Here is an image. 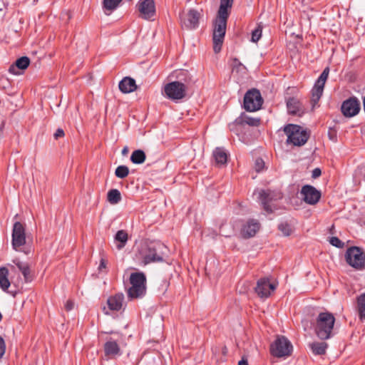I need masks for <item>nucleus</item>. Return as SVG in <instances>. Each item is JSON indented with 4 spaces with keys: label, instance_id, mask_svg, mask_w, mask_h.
Wrapping results in <instances>:
<instances>
[{
    "label": "nucleus",
    "instance_id": "nucleus-8",
    "mask_svg": "<svg viewBox=\"0 0 365 365\" xmlns=\"http://www.w3.org/2000/svg\"><path fill=\"white\" fill-rule=\"evenodd\" d=\"M244 108L249 112L257 111L260 109L263 99L257 89L248 91L244 97Z\"/></svg>",
    "mask_w": 365,
    "mask_h": 365
},
{
    "label": "nucleus",
    "instance_id": "nucleus-13",
    "mask_svg": "<svg viewBox=\"0 0 365 365\" xmlns=\"http://www.w3.org/2000/svg\"><path fill=\"white\" fill-rule=\"evenodd\" d=\"M302 199L309 205L317 204L321 198V192L314 186L306 185H304L300 191Z\"/></svg>",
    "mask_w": 365,
    "mask_h": 365
},
{
    "label": "nucleus",
    "instance_id": "nucleus-22",
    "mask_svg": "<svg viewBox=\"0 0 365 365\" xmlns=\"http://www.w3.org/2000/svg\"><path fill=\"white\" fill-rule=\"evenodd\" d=\"M287 107L290 114L302 115L304 113V108L302 103L295 98H289L287 100Z\"/></svg>",
    "mask_w": 365,
    "mask_h": 365
},
{
    "label": "nucleus",
    "instance_id": "nucleus-41",
    "mask_svg": "<svg viewBox=\"0 0 365 365\" xmlns=\"http://www.w3.org/2000/svg\"><path fill=\"white\" fill-rule=\"evenodd\" d=\"M264 166V163L262 158H257L255 163V168L257 172H260L263 170Z\"/></svg>",
    "mask_w": 365,
    "mask_h": 365
},
{
    "label": "nucleus",
    "instance_id": "nucleus-31",
    "mask_svg": "<svg viewBox=\"0 0 365 365\" xmlns=\"http://www.w3.org/2000/svg\"><path fill=\"white\" fill-rule=\"evenodd\" d=\"M357 311L361 320H365V293L357 297Z\"/></svg>",
    "mask_w": 365,
    "mask_h": 365
},
{
    "label": "nucleus",
    "instance_id": "nucleus-42",
    "mask_svg": "<svg viewBox=\"0 0 365 365\" xmlns=\"http://www.w3.org/2000/svg\"><path fill=\"white\" fill-rule=\"evenodd\" d=\"M6 345L4 339L0 336V359L2 358L5 353Z\"/></svg>",
    "mask_w": 365,
    "mask_h": 365
},
{
    "label": "nucleus",
    "instance_id": "nucleus-14",
    "mask_svg": "<svg viewBox=\"0 0 365 365\" xmlns=\"http://www.w3.org/2000/svg\"><path fill=\"white\" fill-rule=\"evenodd\" d=\"M140 16L145 20H151L155 15L154 0H139L137 4Z\"/></svg>",
    "mask_w": 365,
    "mask_h": 365
},
{
    "label": "nucleus",
    "instance_id": "nucleus-32",
    "mask_svg": "<svg viewBox=\"0 0 365 365\" xmlns=\"http://www.w3.org/2000/svg\"><path fill=\"white\" fill-rule=\"evenodd\" d=\"M236 122L240 124H246L250 126H258L259 125V119L250 117L247 115H242L236 120Z\"/></svg>",
    "mask_w": 365,
    "mask_h": 365
},
{
    "label": "nucleus",
    "instance_id": "nucleus-16",
    "mask_svg": "<svg viewBox=\"0 0 365 365\" xmlns=\"http://www.w3.org/2000/svg\"><path fill=\"white\" fill-rule=\"evenodd\" d=\"M341 112L346 117H353L360 110V103L355 98H350L343 102Z\"/></svg>",
    "mask_w": 365,
    "mask_h": 365
},
{
    "label": "nucleus",
    "instance_id": "nucleus-11",
    "mask_svg": "<svg viewBox=\"0 0 365 365\" xmlns=\"http://www.w3.org/2000/svg\"><path fill=\"white\" fill-rule=\"evenodd\" d=\"M187 89V88L180 83L173 81L165 86L164 93L168 98L177 101L185 96Z\"/></svg>",
    "mask_w": 365,
    "mask_h": 365
},
{
    "label": "nucleus",
    "instance_id": "nucleus-9",
    "mask_svg": "<svg viewBox=\"0 0 365 365\" xmlns=\"http://www.w3.org/2000/svg\"><path fill=\"white\" fill-rule=\"evenodd\" d=\"M329 73V67H327L324 69L322 73L320 74L317 80L316 81L314 86L312 90V98H311V103L312 104V108H314V106L318 103L319 99L321 98L324 87L325 85V83L328 78Z\"/></svg>",
    "mask_w": 365,
    "mask_h": 365
},
{
    "label": "nucleus",
    "instance_id": "nucleus-6",
    "mask_svg": "<svg viewBox=\"0 0 365 365\" xmlns=\"http://www.w3.org/2000/svg\"><path fill=\"white\" fill-rule=\"evenodd\" d=\"M292 349V343L284 336H277L270 345L271 354L277 358L289 356L291 355Z\"/></svg>",
    "mask_w": 365,
    "mask_h": 365
},
{
    "label": "nucleus",
    "instance_id": "nucleus-7",
    "mask_svg": "<svg viewBox=\"0 0 365 365\" xmlns=\"http://www.w3.org/2000/svg\"><path fill=\"white\" fill-rule=\"evenodd\" d=\"M346 262L357 270L365 268V254L357 247H349L345 255Z\"/></svg>",
    "mask_w": 365,
    "mask_h": 365
},
{
    "label": "nucleus",
    "instance_id": "nucleus-48",
    "mask_svg": "<svg viewBox=\"0 0 365 365\" xmlns=\"http://www.w3.org/2000/svg\"><path fill=\"white\" fill-rule=\"evenodd\" d=\"M128 151V147H124L123 149L122 150V154L123 155H125Z\"/></svg>",
    "mask_w": 365,
    "mask_h": 365
},
{
    "label": "nucleus",
    "instance_id": "nucleus-33",
    "mask_svg": "<svg viewBox=\"0 0 365 365\" xmlns=\"http://www.w3.org/2000/svg\"><path fill=\"white\" fill-rule=\"evenodd\" d=\"M146 155L143 150H134L130 156V160L134 164H142L145 162Z\"/></svg>",
    "mask_w": 365,
    "mask_h": 365
},
{
    "label": "nucleus",
    "instance_id": "nucleus-46",
    "mask_svg": "<svg viewBox=\"0 0 365 365\" xmlns=\"http://www.w3.org/2000/svg\"><path fill=\"white\" fill-rule=\"evenodd\" d=\"M322 174V171L319 168H314L312 171V177L313 178H317L318 177H319Z\"/></svg>",
    "mask_w": 365,
    "mask_h": 365
},
{
    "label": "nucleus",
    "instance_id": "nucleus-39",
    "mask_svg": "<svg viewBox=\"0 0 365 365\" xmlns=\"http://www.w3.org/2000/svg\"><path fill=\"white\" fill-rule=\"evenodd\" d=\"M262 36V27L259 25L257 28H256L252 32V41L257 42Z\"/></svg>",
    "mask_w": 365,
    "mask_h": 365
},
{
    "label": "nucleus",
    "instance_id": "nucleus-38",
    "mask_svg": "<svg viewBox=\"0 0 365 365\" xmlns=\"http://www.w3.org/2000/svg\"><path fill=\"white\" fill-rule=\"evenodd\" d=\"M278 228L284 236H289L292 232L291 226L287 222L280 223Z\"/></svg>",
    "mask_w": 365,
    "mask_h": 365
},
{
    "label": "nucleus",
    "instance_id": "nucleus-23",
    "mask_svg": "<svg viewBox=\"0 0 365 365\" xmlns=\"http://www.w3.org/2000/svg\"><path fill=\"white\" fill-rule=\"evenodd\" d=\"M108 306L110 310L120 311L123 306L124 295L123 293H118L110 297L107 301Z\"/></svg>",
    "mask_w": 365,
    "mask_h": 365
},
{
    "label": "nucleus",
    "instance_id": "nucleus-24",
    "mask_svg": "<svg viewBox=\"0 0 365 365\" xmlns=\"http://www.w3.org/2000/svg\"><path fill=\"white\" fill-rule=\"evenodd\" d=\"M120 91L123 93H129L136 90L135 81L130 77H125L118 85Z\"/></svg>",
    "mask_w": 365,
    "mask_h": 365
},
{
    "label": "nucleus",
    "instance_id": "nucleus-4",
    "mask_svg": "<svg viewBox=\"0 0 365 365\" xmlns=\"http://www.w3.org/2000/svg\"><path fill=\"white\" fill-rule=\"evenodd\" d=\"M229 15L218 13L214 23L213 29V50L217 53L221 51L222 45L226 32L227 21Z\"/></svg>",
    "mask_w": 365,
    "mask_h": 365
},
{
    "label": "nucleus",
    "instance_id": "nucleus-12",
    "mask_svg": "<svg viewBox=\"0 0 365 365\" xmlns=\"http://www.w3.org/2000/svg\"><path fill=\"white\" fill-rule=\"evenodd\" d=\"M11 243L16 251H21V247L26 244L25 228L20 222H16L14 225Z\"/></svg>",
    "mask_w": 365,
    "mask_h": 365
},
{
    "label": "nucleus",
    "instance_id": "nucleus-21",
    "mask_svg": "<svg viewBox=\"0 0 365 365\" xmlns=\"http://www.w3.org/2000/svg\"><path fill=\"white\" fill-rule=\"evenodd\" d=\"M13 263L22 273L26 282H31L33 280V275L31 272L29 264L27 262H21L16 258L13 259Z\"/></svg>",
    "mask_w": 365,
    "mask_h": 365
},
{
    "label": "nucleus",
    "instance_id": "nucleus-28",
    "mask_svg": "<svg viewBox=\"0 0 365 365\" xmlns=\"http://www.w3.org/2000/svg\"><path fill=\"white\" fill-rule=\"evenodd\" d=\"M121 1L122 0H103L102 6L105 14L109 15L118 7Z\"/></svg>",
    "mask_w": 365,
    "mask_h": 365
},
{
    "label": "nucleus",
    "instance_id": "nucleus-49",
    "mask_svg": "<svg viewBox=\"0 0 365 365\" xmlns=\"http://www.w3.org/2000/svg\"><path fill=\"white\" fill-rule=\"evenodd\" d=\"M29 250H24V252L26 255H28L29 253Z\"/></svg>",
    "mask_w": 365,
    "mask_h": 365
},
{
    "label": "nucleus",
    "instance_id": "nucleus-15",
    "mask_svg": "<svg viewBox=\"0 0 365 365\" xmlns=\"http://www.w3.org/2000/svg\"><path fill=\"white\" fill-rule=\"evenodd\" d=\"M276 289V286L271 283L268 279L262 278L257 281L255 292L260 298L269 297Z\"/></svg>",
    "mask_w": 365,
    "mask_h": 365
},
{
    "label": "nucleus",
    "instance_id": "nucleus-5",
    "mask_svg": "<svg viewBox=\"0 0 365 365\" xmlns=\"http://www.w3.org/2000/svg\"><path fill=\"white\" fill-rule=\"evenodd\" d=\"M283 130L287 135V143L294 146L304 145L309 138V133L298 125L288 124Z\"/></svg>",
    "mask_w": 365,
    "mask_h": 365
},
{
    "label": "nucleus",
    "instance_id": "nucleus-43",
    "mask_svg": "<svg viewBox=\"0 0 365 365\" xmlns=\"http://www.w3.org/2000/svg\"><path fill=\"white\" fill-rule=\"evenodd\" d=\"M106 264H107L106 260L105 259H103V258H101V261H100L99 266L98 267V269L100 272H103V269H106Z\"/></svg>",
    "mask_w": 365,
    "mask_h": 365
},
{
    "label": "nucleus",
    "instance_id": "nucleus-47",
    "mask_svg": "<svg viewBox=\"0 0 365 365\" xmlns=\"http://www.w3.org/2000/svg\"><path fill=\"white\" fill-rule=\"evenodd\" d=\"M238 365H249V364H248V362L247 360L242 359V360H240L239 361Z\"/></svg>",
    "mask_w": 365,
    "mask_h": 365
},
{
    "label": "nucleus",
    "instance_id": "nucleus-2",
    "mask_svg": "<svg viewBox=\"0 0 365 365\" xmlns=\"http://www.w3.org/2000/svg\"><path fill=\"white\" fill-rule=\"evenodd\" d=\"M335 318L329 312H321L317 318L315 332L317 336L322 340L331 337Z\"/></svg>",
    "mask_w": 365,
    "mask_h": 365
},
{
    "label": "nucleus",
    "instance_id": "nucleus-29",
    "mask_svg": "<svg viewBox=\"0 0 365 365\" xmlns=\"http://www.w3.org/2000/svg\"><path fill=\"white\" fill-rule=\"evenodd\" d=\"M213 157L215 160V162L218 165H225L227 160V155L225 150L220 148H217L213 151Z\"/></svg>",
    "mask_w": 365,
    "mask_h": 365
},
{
    "label": "nucleus",
    "instance_id": "nucleus-35",
    "mask_svg": "<svg viewBox=\"0 0 365 365\" xmlns=\"http://www.w3.org/2000/svg\"><path fill=\"white\" fill-rule=\"evenodd\" d=\"M234 0H220L218 13L229 15V9L232 6Z\"/></svg>",
    "mask_w": 365,
    "mask_h": 365
},
{
    "label": "nucleus",
    "instance_id": "nucleus-45",
    "mask_svg": "<svg viewBox=\"0 0 365 365\" xmlns=\"http://www.w3.org/2000/svg\"><path fill=\"white\" fill-rule=\"evenodd\" d=\"M53 136H54L55 139H58L59 138H61V137L64 136V131H63V130L61 129V128H58L56 130Z\"/></svg>",
    "mask_w": 365,
    "mask_h": 365
},
{
    "label": "nucleus",
    "instance_id": "nucleus-3",
    "mask_svg": "<svg viewBox=\"0 0 365 365\" xmlns=\"http://www.w3.org/2000/svg\"><path fill=\"white\" fill-rule=\"evenodd\" d=\"M130 287L128 289V299L143 298L146 294V277L143 272H133L129 278Z\"/></svg>",
    "mask_w": 365,
    "mask_h": 365
},
{
    "label": "nucleus",
    "instance_id": "nucleus-40",
    "mask_svg": "<svg viewBox=\"0 0 365 365\" xmlns=\"http://www.w3.org/2000/svg\"><path fill=\"white\" fill-rule=\"evenodd\" d=\"M329 243L337 248H342L344 246V243L339 240L337 237H331L329 240Z\"/></svg>",
    "mask_w": 365,
    "mask_h": 365
},
{
    "label": "nucleus",
    "instance_id": "nucleus-26",
    "mask_svg": "<svg viewBox=\"0 0 365 365\" xmlns=\"http://www.w3.org/2000/svg\"><path fill=\"white\" fill-rule=\"evenodd\" d=\"M128 240V233L123 230H118L114 236V243L118 250H122Z\"/></svg>",
    "mask_w": 365,
    "mask_h": 365
},
{
    "label": "nucleus",
    "instance_id": "nucleus-50",
    "mask_svg": "<svg viewBox=\"0 0 365 365\" xmlns=\"http://www.w3.org/2000/svg\"><path fill=\"white\" fill-rule=\"evenodd\" d=\"M275 197H276L277 198H281V197H282V196H281L280 193H279L277 195H275Z\"/></svg>",
    "mask_w": 365,
    "mask_h": 365
},
{
    "label": "nucleus",
    "instance_id": "nucleus-27",
    "mask_svg": "<svg viewBox=\"0 0 365 365\" xmlns=\"http://www.w3.org/2000/svg\"><path fill=\"white\" fill-rule=\"evenodd\" d=\"M9 269L5 267H0V287L2 290L6 291L10 287V282L8 279Z\"/></svg>",
    "mask_w": 365,
    "mask_h": 365
},
{
    "label": "nucleus",
    "instance_id": "nucleus-30",
    "mask_svg": "<svg viewBox=\"0 0 365 365\" xmlns=\"http://www.w3.org/2000/svg\"><path fill=\"white\" fill-rule=\"evenodd\" d=\"M309 346L315 355H322L325 354L328 344L324 341L314 342Z\"/></svg>",
    "mask_w": 365,
    "mask_h": 365
},
{
    "label": "nucleus",
    "instance_id": "nucleus-17",
    "mask_svg": "<svg viewBox=\"0 0 365 365\" xmlns=\"http://www.w3.org/2000/svg\"><path fill=\"white\" fill-rule=\"evenodd\" d=\"M274 193L270 190H261L258 192V200L263 206V208L267 212H272L275 206L272 204L274 200Z\"/></svg>",
    "mask_w": 365,
    "mask_h": 365
},
{
    "label": "nucleus",
    "instance_id": "nucleus-37",
    "mask_svg": "<svg viewBox=\"0 0 365 365\" xmlns=\"http://www.w3.org/2000/svg\"><path fill=\"white\" fill-rule=\"evenodd\" d=\"M232 71L245 73L246 72V67L237 59L232 60Z\"/></svg>",
    "mask_w": 365,
    "mask_h": 365
},
{
    "label": "nucleus",
    "instance_id": "nucleus-19",
    "mask_svg": "<svg viewBox=\"0 0 365 365\" xmlns=\"http://www.w3.org/2000/svg\"><path fill=\"white\" fill-rule=\"evenodd\" d=\"M105 355L108 358H113L115 356L120 355V349L116 341L109 339L104 344Z\"/></svg>",
    "mask_w": 365,
    "mask_h": 365
},
{
    "label": "nucleus",
    "instance_id": "nucleus-34",
    "mask_svg": "<svg viewBox=\"0 0 365 365\" xmlns=\"http://www.w3.org/2000/svg\"><path fill=\"white\" fill-rule=\"evenodd\" d=\"M107 199L110 204L115 205L121 200V194L118 190L112 189L108 191Z\"/></svg>",
    "mask_w": 365,
    "mask_h": 365
},
{
    "label": "nucleus",
    "instance_id": "nucleus-44",
    "mask_svg": "<svg viewBox=\"0 0 365 365\" xmlns=\"http://www.w3.org/2000/svg\"><path fill=\"white\" fill-rule=\"evenodd\" d=\"M73 308H74V302L71 299L66 301V302L65 304V309H66V311H71Z\"/></svg>",
    "mask_w": 365,
    "mask_h": 365
},
{
    "label": "nucleus",
    "instance_id": "nucleus-1",
    "mask_svg": "<svg viewBox=\"0 0 365 365\" xmlns=\"http://www.w3.org/2000/svg\"><path fill=\"white\" fill-rule=\"evenodd\" d=\"M166 249L167 247L161 243L141 242L137 246L135 258L143 265L161 262L166 255Z\"/></svg>",
    "mask_w": 365,
    "mask_h": 365
},
{
    "label": "nucleus",
    "instance_id": "nucleus-18",
    "mask_svg": "<svg viewBox=\"0 0 365 365\" xmlns=\"http://www.w3.org/2000/svg\"><path fill=\"white\" fill-rule=\"evenodd\" d=\"M260 225L257 220H250L245 224L242 228V235L245 238H249L255 236L259 230Z\"/></svg>",
    "mask_w": 365,
    "mask_h": 365
},
{
    "label": "nucleus",
    "instance_id": "nucleus-20",
    "mask_svg": "<svg viewBox=\"0 0 365 365\" xmlns=\"http://www.w3.org/2000/svg\"><path fill=\"white\" fill-rule=\"evenodd\" d=\"M29 64V58L27 56H22L18 58L16 62L9 67V72L14 75H19L21 74L19 70H24L27 68Z\"/></svg>",
    "mask_w": 365,
    "mask_h": 365
},
{
    "label": "nucleus",
    "instance_id": "nucleus-51",
    "mask_svg": "<svg viewBox=\"0 0 365 365\" xmlns=\"http://www.w3.org/2000/svg\"><path fill=\"white\" fill-rule=\"evenodd\" d=\"M9 267H11V270H13L15 269V267L14 265H10L9 264Z\"/></svg>",
    "mask_w": 365,
    "mask_h": 365
},
{
    "label": "nucleus",
    "instance_id": "nucleus-25",
    "mask_svg": "<svg viewBox=\"0 0 365 365\" xmlns=\"http://www.w3.org/2000/svg\"><path fill=\"white\" fill-rule=\"evenodd\" d=\"M175 77L177 81L175 82H179L182 84L186 88L193 82L192 76L190 73L187 70H179L175 72Z\"/></svg>",
    "mask_w": 365,
    "mask_h": 365
},
{
    "label": "nucleus",
    "instance_id": "nucleus-10",
    "mask_svg": "<svg viewBox=\"0 0 365 365\" xmlns=\"http://www.w3.org/2000/svg\"><path fill=\"white\" fill-rule=\"evenodd\" d=\"M200 17V12L195 9H190L187 12L182 11L179 14L181 26L190 30L198 27Z\"/></svg>",
    "mask_w": 365,
    "mask_h": 365
},
{
    "label": "nucleus",
    "instance_id": "nucleus-36",
    "mask_svg": "<svg viewBox=\"0 0 365 365\" xmlns=\"http://www.w3.org/2000/svg\"><path fill=\"white\" fill-rule=\"evenodd\" d=\"M129 174V169L126 165H119L115 171V175L118 178H125Z\"/></svg>",
    "mask_w": 365,
    "mask_h": 365
}]
</instances>
